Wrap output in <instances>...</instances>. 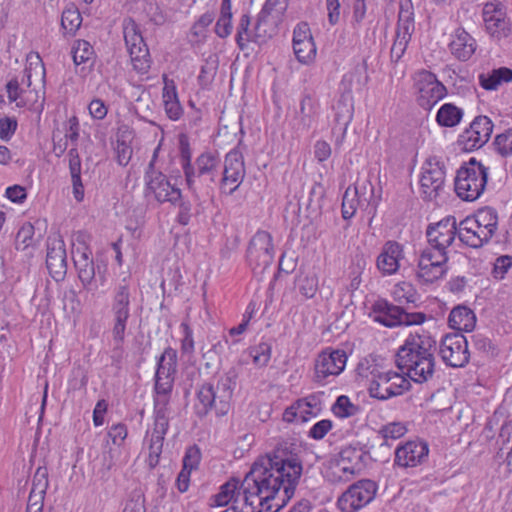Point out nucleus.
I'll use <instances>...</instances> for the list:
<instances>
[{"label":"nucleus","instance_id":"f257e3e1","mask_svg":"<svg viewBox=\"0 0 512 512\" xmlns=\"http://www.w3.org/2000/svg\"><path fill=\"white\" fill-rule=\"evenodd\" d=\"M302 463L296 457L285 458L277 452L259 457L238 488L239 480L226 481V512H270L271 501L277 509L294 495L302 475Z\"/></svg>","mask_w":512,"mask_h":512},{"label":"nucleus","instance_id":"f03ea898","mask_svg":"<svg viewBox=\"0 0 512 512\" xmlns=\"http://www.w3.org/2000/svg\"><path fill=\"white\" fill-rule=\"evenodd\" d=\"M177 352L167 347L157 361L153 394L154 427L149 445L150 455L158 457L162 451L165 435L169 429V404L174 387Z\"/></svg>","mask_w":512,"mask_h":512},{"label":"nucleus","instance_id":"7ed1b4c3","mask_svg":"<svg viewBox=\"0 0 512 512\" xmlns=\"http://www.w3.org/2000/svg\"><path fill=\"white\" fill-rule=\"evenodd\" d=\"M436 340L429 332L410 333L395 355V363L415 383H426L435 373Z\"/></svg>","mask_w":512,"mask_h":512},{"label":"nucleus","instance_id":"20e7f679","mask_svg":"<svg viewBox=\"0 0 512 512\" xmlns=\"http://www.w3.org/2000/svg\"><path fill=\"white\" fill-rule=\"evenodd\" d=\"M488 170V167L474 157L464 162L457 170L454 179L457 196L467 202L477 200L486 188Z\"/></svg>","mask_w":512,"mask_h":512},{"label":"nucleus","instance_id":"39448f33","mask_svg":"<svg viewBox=\"0 0 512 512\" xmlns=\"http://www.w3.org/2000/svg\"><path fill=\"white\" fill-rule=\"evenodd\" d=\"M366 71V65L355 67L353 71L346 73L340 83L343 92L333 106L335 111L334 122L349 126L354 114V98L352 95L353 83H357V89L361 90L367 83L368 76H363Z\"/></svg>","mask_w":512,"mask_h":512},{"label":"nucleus","instance_id":"423d86ee","mask_svg":"<svg viewBox=\"0 0 512 512\" xmlns=\"http://www.w3.org/2000/svg\"><path fill=\"white\" fill-rule=\"evenodd\" d=\"M144 194L147 198L156 202L176 205L182 199V191L172 184L168 177L161 171H145Z\"/></svg>","mask_w":512,"mask_h":512},{"label":"nucleus","instance_id":"0eeeda50","mask_svg":"<svg viewBox=\"0 0 512 512\" xmlns=\"http://www.w3.org/2000/svg\"><path fill=\"white\" fill-rule=\"evenodd\" d=\"M378 485L371 479H361L351 484L338 498L337 506L342 512H357L371 503Z\"/></svg>","mask_w":512,"mask_h":512},{"label":"nucleus","instance_id":"6e6552de","mask_svg":"<svg viewBox=\"0 0 512 512\" xmlns=\"http://www.w3.org/2000/svg\"><path fill=\"white\" fill-rule=\"evenodd\" d=\"M413 80L418 92V105L425 110H431L447 95L444 84L437 79L434 73L426 69L416 71Z\"/></svg>","mask_w":512,"mask_h":512},{"label":"nucleus","instance_id":"1a4fd4ad","mask_svg":"<svg viewBox=\"0 0 512 512\" xmlns=\"http://www.w3.org/2000/svg\"><path fill=\"white\" fill-rule=\"evenodd\" d=\"M347 355L343 350H324L314 363L313 382L325 386L331 382V377L338 376L346 366Z\"/></svg>","mask_w":512,"mask_h":512},{"label":"nucleus","instance_id":"9d476101","mask_svg":"<svg viewBox=\"0 0 512 512\" xmlns=\"http://www.w3.org/2000/svg\"><path fill=\"white\" fill-rule=\"evenodd\" d=\"M111 312L113 316V339L117 343H122L125 339L127 323L130 317V289L128 284H120L114 290Z\"/></svg>","mask_w":512,"mask_h":512},{"label":"nucleus","instance_id":"9b49d317","mask_svg":"<svg viewBox=\"0 0 512 512\" xmlns=\"http://www.w3.org/2000/svg\"><path fill=\"white\" fill-rule=\"evenodd\" d=\"M439 354L447 366L465 367L470 360L467 338L462 333L445 335L440 342Z\"/></svg>","mask_w":512,"mask_h":512},{"label":"nucleus","instance_id":"f8f14e48","mask_svg":"<svg viewBox=\"0 0 512 512\" xmlns=\"http://www.w3.org/2000/svg\"><path fill=\"white\" fill-rule=\"evenodd\" d=\"M494 124L485 116H476L457 140L458 146L466 152L474 151L484 146L490 139Z\"/></svg>","mask_w":512,"mask_h":512},{"label":"nucleus","instance_id":"ddd939ff","mask_svg":"<svg viewBox=\"0 0 512 512\" xmlns=\"http://www.w3.org/2000/svg\"><path fill=\"white\" fill-rule=\"evenodd\" d=\"M249 265L265 270L269 267L275 256L272 235L264 230H258L251 238L247 248Z\"/></svg>","mask_w":512,"mask_h":512},{"label":"nucleus","instance_id":"4468645a","mask_svg":"<svg viewBox=\"0 0 512 512\" xmlns=\"http://www.w3.org/2000/svg\"><path fill=\"white\" fill-rule=\"evenodd\" d=\"M445 165L436 157L428 159L420 179L423 199L432 201L441 195L445 186Z\"/></svg>","mask_w":512,"mask_h":512},{"label":"nucleus","instance_id":"2eb2a0df","mask_svg":"<svg viewBox=\"0 0 512 512\" xmlns=\"http://www.w3.org/2000/svg\"><path fill=\"white\" fill-rule=\"evenodd\" d=\"M428 249L437 252H447V248L458 237V224L454 216H447L435 224H429L426 229Z\"/></svg>","mask_w":512,"mask_h":512},{"label":"nucleus","instance_id":"dca6fc26","mask_svg":"<svg viewBox=\"0 0 512 512\" xmlns=\"http://www.w3.org/2000/svg\"><path fill=\"white\" fill-rule=\"evenodd\" d=\"M447 252L425 248L419 257L417 277L423 283H433L446 273Z\"/></svg>","mask_w":512,"mask_h":512},{"label":"nucleus","instance_id":"f3484780","mask_svg":"<svg viewBox=\"0 0 512 512\" xmlns=\"http://www.w3.org/2000/svg\"><path fill=\"white\" fill-rule=\"evenodd\" d=\"M429 447L423 441H408L395 450L394 462L400 467H415L427 460Z\"/></svg>","mask_w":512,"mask_h":512},{"label":"nucleus","instance_id":"a211bd4d","mask_svg":"<svg viewBox=\"0 0 512 512\" xmlns=\"http://www.w3.org/2000/svg\"><path fill=\"white\" fill-rule=\"evenodd\" d=\"M46 266L55 281L63 280L66 275V250L62 239L50 240L47 244Z\"/></svg>","mask_w":512,"mask_h":512},{"label":"nucleus","instance_id":"6ab92c4d","mask_svg":"<svg viewBox=\"0 0 512 512\" xmlns=\"http://www.w3.org/2000/svg\"><path fill=\"white\" fill-rule=\"evenodd\" d=\"M493 236L472 218H464L458 223V239L466 246L478 249L488 244Z\"/></svg>","mask_w":512,"mask_h":512},{"label":"nucleus","instance_id":"aec40b11","mask_svg":"<svg viewBox=\"0 0 512 512\" xmlns=\"http://www.w3.org/2000/svg\"><path fill=\"white\" fill-rule=\"evenodd\" d=\"M373 320L385 327L393 328L401 326L403 306L394 305L386 299H378L371 307Z\"/></svg>","mask_w":512,"mask_h":512},{"label":"nucleus","instance_id":"412c9836","mask_svg":"<svg viewBox=\"0 0 512 512\" xmlns=\"http://www.w3.org/2000/svg\"><path fill=\"white\" fill-rule=\"evenodd\" d=\"M451 38L448 45L451 54L459 61H468L477 49L476 40L463 27L455 29Z\"/></svg>","mask_w":512,"mask_h":512},{"label":"nucleus","instance_id":"4be33fe9","mask_svg":"<svg viewBox=\"0 0 512 512\" xmlns=\"http://www.w3.org/2000/svg\"><path fill=\"white\" fill-rule=\"evenodd\" d=\"M46 70L43 60L38 52L31 51L26 56L24 75L22 84L28 88L34 86H44Z\"/></svg>","mask_w":512,"mask_h":512},{"label":"nucleus","instance_id":"5701e85b","mask_svg":"<svg viewBox=\"0 0 512 512\" xmlns=\"http://www.w3.org/2000/svg\"><path fill=\"white\" fill-rule=\"evenodd\" d=\"M403 257V247L396 241H387L377 258V267L385 275H392L399 269Z\"/></svg>","mask_w":512,"mask_h":512},{"label":"nucleus","instance_id":"b1692460","mask_svg":"<svg viewBox=\"0 0 512 512\" xmlns=\"http://www.w3.org/2000/svg\"><path fill=\"white\" fill-rule=\"evenodd\" d=\"M163 89L162 101L165 112L169 119L178 120L183 114V108L178 98L177 87L174 80L170 79L167 74L162 75Z\"/></svg>","mask_w":512,"mask_h":512},{"label":"nucleus","instance_id":"393cba45","mask_svg":"<svg viewBox=\"0 0 512 512\" xmlns=\"http://www.w3.org/2000/svg\"><path fill=\"white\" fill-rule=\"evenodd\" d=\"M17 78L11 79L7 85V96L11 103H15L17 107H26L33 105L38 100V90L34 86L23 88Z\"/></svg>","mask_w":512,"mask_h":512},{"label":"nucleus","instance_id":"a878e982","mask_svg":"<svg viewBox=\"0 0 512 512\" xmlns=\"http://www.w3.org/2000/svg\"><path fill=\"white\" fill-rule=\"evenodd\" d=\"M319 100L314 93L305 91L300 99L299 129L308 131L319 114Z\"/></svg>","mask_w":512,"mask_h":512},{"label":"nucleus","instance_id":"bb28decb","mask_svg":"<svg viewBox=\"0 0 512 512\" xmlns=\"http://www.w3.org/2000/svg\"><path fill=\"white\" fill-rule=\"evenodd\" d=\"M448 324L456 333L471 332L476 325V315L469 307L457 305L449 314Z\"/></svg>","mask_w":512,"mask_h":512},{"label":"nucleus","instance_id":"cd10ccee","mask_svg":"<svg viewBox=\"0 0 512 512\" xmlns=\"http://www.w3.org/2000/svg\"><path fill=\"white\" fill-rule=\"evenodd\" d=\"M374 190L373 184L368 180L357 182L352 187V192L357 198V204H360V208L365 210L370 208L369 213L373 215L376 214L377 206L381 200V195L376 196Z\"/></svg>","mask_w":512,"mask_h":512},{"label":"nucleus","instance_id":"c85d7f7f","mask_svg":"<svg viewBox=\"0 0 512 512\" xmlns=\"http://www.w3.org/2000/svg\"><path fill=\"white\" fill-rule=\"evenodd\" d=\"M244 176L245 166L242 153L236 149L226 153V182H238V184L230 190V194L238 188Z\"/></svg>","mask_w":512,"mask_h":512},{"label":"nucleus","instance_id":"c756f323","mask_svg":"<svg viewBox=\"0 0 512 512\" xmlns=\"http://www.w3.org/2000/svg\"><path fill=\"white\" fill-rule=\"evenodd\" d=\"M479 85L487 91H495L503 83L512 82V69L499 67L478 75Z\"/></svg>","mask_w":512,"mask_h":512},{"label":"nucleus","instance_id":"7c9ffc66","mask_svg":"<svg viewBox=\"0 0 512 512\" xmlns=\"http://www.w3.org/2000/svg\"><path fill=\"white\" fill-rule=\"evenodd\" d=\"M49 486L48 470L46 467H38L32 481V488L29 495L31 506H37V511L42 509V500Z\"/></svg>","mask_w":512,"mask_h":512},{"label":"nucleus","instance_id":"2f4dec72","mask_svg":"<svg viewBox=\"0 0 512 512\" xmlns=\"http://www.w3.org/2000/svg\"><path fill=\"white\" fill-rule=\"evenodd\" d=\"M280 18L260 11L254 27V37L259 43L265 42L277 33V21Z\"/></svg>","mask_w":512,"mask_h":512},{"label":"nucleus","instance_id":"473e14b6","mask_svg":"<svg viewBox=\"0 0 512 512\" xmlns=\"http://www.w3.org/2000/svg\"><path fill=\"white\" fill-rule=\"evenodd\" d=\"M392 297L400 306L410 304L412 307L419 306L420 295L410 282L402 281L397 283L392 291Z\"/></svg>","mask_w":512,"mask_h":512},{"label":"nucleus","instance_id":"72a5a7b5","mask_svg":"<svg viewBox=\"0 0 512 512\" xmlns=\"http://www.w3.org/2000/svg\"><path fill=\"white\" fill-rule=\"evenodd\" d=\"M318 282V276L314 271L300 270L299 274L295 278V287L305 299H311L318 291Z\"/></svg>","mask_w":512,"mask_h":512},{"label":"nucleus","instance_id":"f704fd0d","mask_svg":"<svg viewBox=\"0 0 512 512\" xmlns=\"http://www.w3.org/2000/svg\"><path fill=\"white\" fill-rule=\"evenodd\" d=\"M472 221L480 225L489 232V236H494L498 228V213L495 208L485 206L478 209L473 215L467 216Z\"/></svg>","mask_w":512,"mask_h":512},{"label":"nucleus","instance_id":"c9c22d12","mask_svg":"<svg viewBox=\"0 0 512 512\" xmlns=\"http://www.w3.org/2000/svg\"><path fill=\"white\" fill-rule=\"evenodd\" d=\"M216 394L211 384H203L198 392L194 404V410L200 417L206 415L214 406Z\"/></svg>","mask_w":512,"mask_h":512},{"label":"nucleus","instance_id":"e433bc0d","mask_svg":"<svg viewBox=\"0 0 512 512\" xmlns=\"http://www.w3.org/2000/svg\"><path fill=\"white\" fill-rule=\"evenodd\" d=\"M123 34L127 50L147 47L138 24L131 18L123 21Z\"/></svg>","mask_w":512,"mask_h":512},{"label":"nucleus","instance_id":"4c0bfd02","mask_svg":"<svg viewBox=\"0 0 512 512\" xmlns=\"http://www.w3.org/2000/svg\"><path fill=\"white\" fill-rule=\"evenodd\" d=\"M463 114V110L454 104L445 103L439 108L436 121L441 127H454L460 123Z\"/></svg>","mask_w":512,"mask_h":512},{"label":"nucleus","instance_id":"58836bf2","mask_svg":"<svg viewBox=\"0 0 512 512\" xmlns=\"http://www.w3.org/2000/svg\"><path fill=\"white\" fill-rule=\"evenodd\" d=\"M485 28L487 33L497 39L501 40L511 34V22L504 17L492 15L485 18Z\"/></svg>","mask_w":512,"mask_h":512},{"label":"nucleus","instance_id":"ea45409f","mask_svg":"<svg viewBox=\"0 0 512 512\" xmlns=\"http://www.w3.org/2000/svg\"><path fill=\"white\" fill-rule=\"evenodd\" d=\"M391 382V370L382 371L380 368H373L371 371V380L368 387V393L371 398L380 400L381 395H385L384 387Z\"/></svg>","mask_w":512,"mask_h":512},{"label":"nucleus","instance_id":"a19ab883","mask_svg":"<svg viewBox=\"0 0 512 512\" xmlns=\"http://www.w3.org/2000/svg\"><path fill=\"white\" fill-rule=\"evenodd\" d=\"M72 57L74 64L79 66L81 64L93 65L95 59V51L93 46L86 40H77L72 46Z\"/></svg>","mask_w":512,"mask_h":512},{"label":"nucleus","instance_id":"79ce46f5","mask_svg":"<svg viewBox=\"0 0 512 512\" xmlns=\"http://www.w3.org/2000/svg\"><path fill=\"white\" fill-rule=\"evenodd\" d=\"M297 406L299 408L301 422H306L311 417H316L322 410L321 400L319 396L315 394L298 399Z\"/></svg>","mask_w":512,"mask_h":512},{"label":"nucleus","instance_id":"37998d69","mask_svg":"<svg viewBox=\"0 0 512 512\" xmlns=\"http://www.w3.org/2000/svg\"><path fill=\"white\" fill-rule=\"evenodd\" d=\"M411 387L409 380L401 376L397 372L391 371V382L384 387L385 395L380 396V400L384 401L392 397L402 395Z\"/></svg>","mask_w":512,"mask_h":512},{"label":"nucleus","instance_id":"c03bdc74","mask_svg":"<svg viewBox=\"0 0 512 512\" xmlns=\"http://www.w3.org/2000/svg\"><path fill=\"white\" fill-rule=\"evenodd\" d=\"M134 71L140 75L147 74L151 68V57L148 47L128 51Z\"/></svg>","mask_w":512,"mask_h":512},{"label":"nucleus","instance_id":"a18cd8bd","mask_svg":"<svg viewBox=\"0 0 512 512\" xmlns=\"http://www.w3.org/2000/svg\"><path fill=\"white\" fill-rule=\"evenodd\" d=\"M366 453L367 451H364L360 447L359 442L350 444L340 451V464H355L356 466H362Z\"/></svg>","mask_w":512,"mask_h":512},{"label":"nucleus","instance_id":"49530a36","mask_svg":"<svg viewBox=\"0 0 512 512\" xmlns=\"http://www.w3.org/2000/svg\"><path fill=\"white\" fill-rule=\"evenodd\" d=\"M79 280L85 289H90L95 278V267L93 259L74 260Z\"/></svg>","mask_w":512,"mask_h":512},{"label":"nucleus","instance_id":"de8ad7c7","mask_svg":"<svg viewBox=\"0 0 512 512\" xmlns=\"http://www.w3.org/2000/svg\"><path fill=\"white\" fill-rule=\"evenodd\" d=\"M494 151L502 158L512 156V128L497 134L492 142Z\"/></svg>","mask_w":512,"mask_h":512},{"label":"nucleus","instance_id":"09e8293b","mask_svg":"<svg viewBox=\"0 0 512 512\" xmlns=\"http://www.w3.org/2000/svg\"><path fill=\"white\" fill-rule=\"evenodd\" d=\"M407 432L406 426L401 422H392L382 426L378 432V437L382 440L381 446H388V440H396L404 436Z\"/></svg>","mask_w":512,"mask_h":512},{"label":"nucleus","instance_id":"8fccbe9b","mask_svg":"<svg viewBox=\"0 0 512 512\" xmlns=\"http://www.w3.org/2000/svg\"><path fill=\"white\" fill-rule=\"evenodd\" d=\"M82 23V17L78 9L71 7L67 8L62 13L61 26L68 34H75Z\"/></svg>","mask_w":512,"mask_h":512},{"label":"nucleus","instance_id":"3c124183","mask_svg":"<svg viewBox=\"0 0 512 512\" xmlns=\"http://www.w3.org/2000/svg\"><path fill=\"white\" fill-rule=\"evenodd\" d=\"M293 51L296 59L302 64L310 63L316 56V45L314 40L293 44Z\"/></svg>","mask_w":512,"mask_h":512},{"label":"nucleus","instance_id":"603ef678","mask_svg":"<svg viewBox=\"0 0 512 512\" xmlns=\"http://www.w3.org/2000/svg\"><path fill=\"white\" fill-rule=\"evenodd\" d=\"M332 410L334 414L340 418H348L354 416L359 408L353 404L348 396L341 395L336 399Z\"/></svg>","mask_w":512,"mask_h":512},{"label":"nucleus","instance_id":"864d4df0","mask_svg":"<svg viewBox=\"0 0 512 512\" xmlns=\"http://www.w3.org/2000/svg\"><path fill=\"white\" fill-rule=\"evenodd\" d=\"M181 160L182 168L186 178V183L189 189L193 188L194 182V168L191 164V150L189 144L181 141Z\"/></svg>","mask_w":512,"mask_h":512},{"label":"nucleus","instance_id":"5fc2aeb1","mask_svg":"<svg viewBox=\"0 0 512 512\" xmlns=\"http://www.w3.org/2000/svg\"><path fill=\"white\" fill-rule=\"evenodd\" d=\"M213 20V14H203L191 28V40L195 42L201 41L205 37L207 28L212 24Z\"/></svg>","mask_w":512,"mask_h":512},{"label":"nucleus","instance_id":"6e6d98bb","mask_svg":"<svg viewBox=\"0 0 512 512\" xmlns=\"http://www.w3.org/2000/svg\"><path fill=\"white\" fill-rule=\"evenodd\" d=\"M358 207H360V204H357V198L352 192V187H348L342 198V217L345 220L351 219L355 215Z\"/></svg>","mask_w":512,"mask_h":512},{"label":"nucleus","instance_id":"4d7b16f0","mask_svg":"<svg viewBox=\"0 0 512 512\" xmlns=\"http://www.w3.org/2000/svg\"><path fill=\"white\" fill-rule=\"evenodd\" d=\"M250 355L258 366H266L271 358V345L265 342L251 348Z\"/></svg>","mask_w":512,"mask_h":512},{"label":"nucleus","instance_id":"13d9d810","mask_svg":"<svg viewBox=\"0 0 512 512\" xmlns=\"http://www.w3.org/2000/svg\"><path fill=\"white\" fill-rule=\"evenodd\" d=\"M201 450L197 445L189 446L183 457V467L190 471L196 470L201 462Z\"/></svg>","mask_w":512,"mask_h":512},{"label":"nucleus","instance_id":"bf43d9fd","mask_svg":"<svg viewBox=\"0 0 512 512\" xmlns=\"http://www.w3.org/2000/svg\"><path fill=\"white\" fill-rule=\"evenodd\" d=\"M218 163L219 159L211 152L201 154L196 161L200 175L212 172Z\"/></svg>","mask_w":512,"mask_h":512},{"label":"nucleus","instance_id":"052dcab7","mask_svg":"<svg viewBox=\"0 0 512 512\" xmlns=\"http://www.w3.org/2000/svg\"><path fill=\"white\" fill-rule=\"evenodd\" d=\"M34 227L31 224L23 225L16 236V249L25 250L28 248L33 241Z\"/></svg>","mask_w":512,"mask_h":512},{"label":"nucleus","instance_id":"680f3d73","mask_svg":"<svg viewBox=\"0 0 512 512\" xmlns=\"http://www.w3.org/2000/svg\"><path fill=\"white\" fill-rule=\"evenodd\" d=\"M180 330L183 336L181 339V351L184 354H192L195 349L193 330L187 322L180 324Z\"/></svg>","mask_w":512,"mask_h":512},{"label":"nucleus","instance_id":"e2e57ef3","mask_svg":"<svg viewBox=\"0 0 512 512\" xmlns=\"http://www.w3.org/2000/svg\"><path fill=\"white\" fill-rule=\"evenodd\" d=\"M18 122L15 117H3L0 119V139L8 142L15 134Z\"/></svg>","mask_w":512,"mask_h":512},{"label":"nucleus","instance_id":"0e129e2a","mask_svg":"<svg viewBox=\"0 0 512 512\" xmlns=\"http://www.w3.org/2000/svg\"><path fill=\"white\" fill-rule=\"evenodd\" d=\"M115 151L117 163L121 166L128 165L133 153L131 145L128 144L125 140L118 138Z\"/></svg>","mask_w":512,"mask_h":512},{"label":"nucleus","instance_id":"69168bd1","mask_svg":"<svg viewBox=\"0 0 512 512\" xmlns=\"http://www.w3.org/2000/svg\"><path fill=\"white\" fill-rule=\"evenodd\" d=\"M332 428L333 422L330 419H322L310 428L308 437L314 440H322Z\"/></svg>","mask_w":512,"mask_h":512},{"label":"nucleus","instance_id":"338daca9","mask_svg":"<svg viewBox=\"0 0 512 512\" xmlns=\"http://www.w3.org/2000/svg\"><path fill=\"white\" fill-rule=\"evenodd\" d=\"M128 436V429L124 423L113 424L108 430V437L116 446H122Z\"/></svg>","mask_w":512,"mask_h":512},{"label":"nucleus","instance_id":"774afa93","mask_svg":"<svg viewBox=\"0 0 512 512\" xmlns=\"http://www.w3.org/2000/svg\"><path fill=\"white\" fill-rule=\"evenodd\" d=\"M512 267V256L502 255L496 258L493 267V276L496 279H503L508 270Z\"/></svg>","mask_w":512,"mask_h":512}]
</instances>
